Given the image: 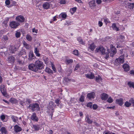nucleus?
Wrapping results in <instances>:
<instances>
[{"mask_svg":"<svg viewBox=\"0 0 134 134\" xmlns=\"http://www.w3.org/2000/svg\"><path fill=\"white\" fill-rule=\"evenodd\" d=\"M110 51H109V49H107V52H106V55L104 57V58L106 59H107V58L109 57V53H110V56L113 57L114 56V55L116 53V49L114 47L113 45H110Z\"/></svg>","mask_w":134,"mask_h":134,"instance_id":"1","label":"nucleus"},{"mask_svg":"<svg viewBox=\"0 0 134 134\" xmlns=\"http://www.w3.org/2000/svg\"><path fill=\"white\" fill-rule=\"evenodd\" d=\"M29 108L32 111H37L40 110L39 105L37 103L30 104L29 106Z\"/></svg>","mask_w":134,"mask_h":134,"instance_id":"2","label":"nucleus"},{"mask_svg":"<svg viewBox=\"0 0 134 134\" xmlns=\"http://www.w3.org/2000/svg\"><path fill=\"white\" fill-rule=\"evenodd\" d=\"M55 105L54 106V103L52 101H51L49 102L48 105L47 107V108L49 110L51 111V114H50V115L51 116L53 115V110L54 109V108L55 106Z\"/></svg>","mask_w":134,"mask_h":134,"instance_id":"3","label":"nucleus"},{"mask_svg":"<svg viewBox=\"0 0 134 134\" xmlns=\"http://www.w3.org/2000/svg\"><path fill=\"white\" fill-rule=\"evenodd\" d=\"M35 64L38 70L41 69L43 68V63L40 60H37L35 62Z\"/></svg>","mask_w":134,"mask_h":134,"instance_id":"4","label":"nucleus"},{"mask_svg":"<svg viewBox=\"0 0 134 134\" xmlns=\"http://www.w3.org/2000/svg\"><path fill=\"white\" fill-rule=\"evenodd\" d=\"M105 49L102 46H100L95 50L96 52H100L102 54H105Z\"/></svg>","mask_w":134,"mask_h":134,"instance_id":"5","label":"nucleus"},{"mask_svg":"<svg viewBox=\"0 0 134 134\" xmlns=\"http://www.w3.org/2000/svg\"><path fill=\"white\" fill-rule=\"evenodd\" d=\"M124 54L122 55L120 57L116 59L115 62L116 63L119 64L120 63H123L124 62Z\"/></svg>","mask_w":134,"mask_h":134,"instance_id":"6","label":"nucleus"},{"mask_svg":"<svg viewBox=\"0 0 134 134\" xmlns=\"http://www.w3.org/2000/svg\"><path fill=\"white\" fill-rule=\"evenodd\" d=\"M28 68L30 70L34 71H37L38 70L35 64H30L28 66Z\"/></svg>","mask_w":134,"mask_h":134,"instance_id":"7","label":"nucleus"},{"mask_svg":"<svg viewBox=\"0 0 134 134\" xmlns=\"http://www.w3.org/2000/svg\"><path fill=\"white\" fill-rule=\"evenodd\" d=\"M19 23L15 21H12L10 24V26L13 28H15L19 25Z\"/></svg>","mask_w":134,"mask_h":134,"instance_id":"8","label":"nucleus"},{"mask_svg":"<svg viewBox=\"0 0 134 134\" xmlns=\"http://www.w3.org/2000/svg\"><path fill=\"white\" fill-rule=\"evenodd\" d=\"M15 19L16 20L21 23L25 21L24 18L21 15L16 17Z\"/></svg>","mask_w":134,"mask_h":134,"instance_id":"9","label":"nucleus"},{"mask_svg":"<svg viewBox=\"0 0 134 134\" xmlns=\"http://www.w3.org/2000/svg\"><path fill=\"white\" fill-rule=\"evenodd\" d=\"M0 90L1 91L2 93L4 96H5L6 94L5 88L4 85H2L0 86Z\"/></svg>","mask_w":134,"mask_h":134,"instance_id":"10","label":"nucleus"},{"mask_svg":"<svg viewBox=\"0 0 134 134\" xmlns=\"http://www.w3.org/2000/svg\"><path fill=\"white\" fill-rule=\"evenodd\" d=\"M91 117L87 115L85 118V121L89 124H91L93 122L92 120L91 119Z\"/></svg>","mask_w":134,"mask_h":134,"instance_id":"11","label":"nucleus"},{"mask_svg":"<svg viewBox=\"0 0 134 134\" xmlns=\"http://www.w3.org/2000/svg\"><path fill=\"white\" fill-rule=\"evenodd\" d=\"M87 97L89 99L91 98L93 99L95 96V93L94 92H92L88 93L87 94Z\"/></svg>","mask_w":134,"mask_h":134,"instance_id":"12","label":"nucleus"},{"mask_svg":"<svg viewBox=\"0 0 134 134\" xmlns=\"http://www.w3.org/2000/svg\"><path fill=\"white\" fill-rule=\"evenodd\" d=\"M14 131L16 133L20 132L22 130V129L21 127L17 125L14 126Z\"/></svg>","mask_w":134,"mask_h":134,"instance_id":"13","label":"nucleus"},{"mask_svg":"<svg viewBox=\"0 0 134 134\" xmlns=\"http://www.w3.org/2000/svg\"><path fill=\"white\" fill-rule=\"evenodd\" d=\"M101 99L104 100L107 99L108 97V95L106 93H103L100 96Z\"/></svg>","mask_w":134,"mask_h":134,"instance_id":"14","label":"nucleus"},{"mask_svg":"<svg viewBox=\"0 0 134 134\" xmlns=\"http://www.w3.org/2000/svg\"><path fill=\"white\" fill-rule=\"evenodd\" d=\"M16 50V48L14 46H11L9 48V51L11 53H14Z\"/></svg>","mask_w":134,"mask_h":134,"instance_id":"15","label":"nucleus"},{"mask_svg":"<svg viewBox=\"0 0 134 134\" xmlns=\"http://www.w3.org/2000/svg\"><path fill=\"white\" fill-rule=\"evenodd\" d=\"M89 4L91 8H93L96 5L95 0L91 1L89 2Z\"/></svg>","mask_w":134,"mask_h":134,"instance_id":"16","label":"nucleus"},{"mask_svg":"<svg viewBox=\"0 0 134 134\" xmlns=\"http://www.w3.org/2000/svg\"><path fill=\"white\" fill-rule=\"evenodd\" d=\"M116 103L119 104L121 106L124 103L123 100L121 98L116 99Z\"/></svg>","mask_w":134,"mask_h":134,"instance_id":"17","label":"nucleus"},{"mask_svg":"<svg viewBox=\"0 0 134 134\" xmlns=\"http://www.w3.org/2000/svg\"><path fill=\"white\" fill-rule=\"evenodd\" d=\"M122 67L124 69V71L126 72L129 71L130 69L129 65L126 64H124L123 65Z\"/></svg>","mask_w":134,"mask_h":134,"instance_id":"18","label":"nucleus"},{"mask_svg":"<svg viewBox=\"0 0 134 134\" xmlns=\"http://www.w3.org/2000/svg\"><path fill=\"white\" fill-rule=\"evenodd\" d=\"M35 58H36V57L34 55L33 53L32 52H30L29 56L28 59L30 60H31Z\"/></svg>","mask_w":134,"mask_h":134,"instance_id":"19","label":"nucleus"},{"mask_svg":"<svg viewBox=\"0 0 134 134\" xmlns=\"http://www.w3.org/2000/svg\"><path fill=\"white\" fill-rule=\"evenodd\" d=\"M42 6L44 9H47L49 7L50 5L48 3L46 2L43 4Z\"/></svg>","mask_w":134,"mask_h":134,"instance_id":"20","label":"nucleus"},{"mask_svg":"<svg viewBox=\"0 0 134 134\" xmlns=\"http://www.w3.org/2000/svg\"><path fill=\"white\" fill-rule=\"evenodd\" d=\"M86 77L89 79H92L94 77V75L92 73H90L85 75Z\"/></svg>","mask_w":134,"mask_h":134,"instance_id":"21","label":"nucleus"},{"mask_svg":"<svg viewBox=\"0 0 134 134\" xmlns=\"http://www.w3.org/2000/svg\"><path fill=\"white\" fill-rule=\"evenodd\" d=\"M31 119L32 120L36 121H38V120L36 116V114L35 113H33L31 117Z\"/></svg>","mask_w":134,"mask_h":134,"instance_id":"22","label":"nucleus"},{"mask_svg":"<svg viewBox=\"0 0 134 134\" xmlns=\"http://www.w3.org/2000/svg\"><path fill=\"white\" fill-rule=\"evenodd\" d=\"M15 59L14 57L12 56L8 57V61L9 63H13L14 62Z\"/></svg>","mask_w":134,"mask_h":134,"instance_id":"23","label":"nucleus"},{"mask_svg":"<svg viewBox=\"0 0 134 134\" xmlns=\"http://www.w3.org/2000/svg\"><path fill=\"white\" fill-rule=\"evenodd\" d=\"M9 101L13 104H16L18 102V101L17 99L14 98H11L10 99Z\"/></svg>","mask_w":134,"mask_h":134,"instance_id":"24","label":"nucleus"},{"mask_svg":"<svg viewBox=\"0 0 134 134\" xmlns=\"http://www.w3.org/2000/svg\"><path fill=\"white\" fill-rule=\"evenodd\" d=\"M0 131L2 134H6L7 131L6 129L4 127H2Z\"/></svg>","mask_w":134,"mask_h":134,"instance_id":"25","label":"nucleus"},{"mask_svg":"<svg viewBox=\"0 0 134 134\" xmlns=\"http://www.w3.org/2000/svg\"><path fill=\"white\" fill-rule=\"evenodd\" d=\"M67 16L66 13H62L59 15V16L60 17H61L62 19H65L66 18Z\"/></svg>","mask_w":134,"mask_h":134,"instance_id":"26","label":"nucleus"},{"mask_svg":"<svg viewBox=\"0 0 134 134\" xmlns=\"http://www.w3.org/2000/svg\"><path fill=\"white\" fill-rule=\"evenodd\" d=\"M112 27L114 30H116V31H118L119 30V29L116 27L115 24H113Z\"/></svg>","mask_w":134,"mask_h":134,"instance_id":"27","label":"nucleus"},{"mask_svg":"<svg viewBox=\"0 0 134 134\" xmlns=\"http://www.w3.org/2000/svg\"><path fill=\"white\" fill-rule=\"evenodd\" d=\"M23 44L24 46L27 49H29L30 47V46L28 44L26 43V42L24 41L23 43Z\"/></svg>","mask_w":134,"mask_h":134,"instance_id":"28","label":"nucleus"},{"mask_svg":"<svg viewBox=\"0 0 134 134\" xmlns=\"http://www.w3.org/2000/svg\"><path fill=\"white\" fill-rule=\"evenodd\" d=\"M95 46L94 45V43H93L90 45L88 48L92 51H93L95 48Z\"/></svg>","mask_w":134,"mask_h":134,"instance_id":"29","label":"nucleus"},{"mask_svg":"<svg viewBox=\"0 0 134 134\" xmlns=\"http://www.w3.org/2000/svg\"><path fill=\"white\" fill-rule=\"evenodd\" d=\"M45 71L46 72L50 74H52L53 73L52 71L48 67L46 68Z\"/></svg>","mask_w":134,"mask_h":134,"instance_id":"30","label":"nucleus"},{"mask_svg":"<svg viewBox=\"0 0 134 134\" xmlns=\"http://www.w3.org/2000/svg\"><path fill=\"white\" fill-rule=\"evenodd\" d=\"M134 7V3H128V7L130 9H133Z\"/></svg>","mask_w":134,"mask_h":134,"instance_id":"31","label":"nucleus"},{"mask_svg":"<svg viewBox=\"0 0 134 134\" xmlns=\"http://www.w3.org/2000/svg\"><path fill=\"white\" fill-rule=\"evenodd\" d=\"M33 126L35 131H36L39 130L40 128L38 125H33Z\"/></svg>","mask_w":134,"mask_h":134,"instance_id":"32","label":"nucleus"},{"mask_svg":"<svg viewBox=\"0 0 134 134\" xmlns=\"http://www.w3.org/2000/svg\"><path fill=\"white\" fill-rule=\"evenodd\" d=\"M34 53L35 54L36 56L38 57H40V54L39 53V51L37 50V49L36 48H35Z\"/></svg>","mask_w":134,"mask_h":134,"instance_id":"33","label":"nucleus"},{"mask_svg":"<svg viewBox=\"0 0 134 134\" xmlns=\"http://www.w3.org/2000/svg\"><path fill=\"white\" fill-rule=\"evenodd\" d=\"M128 85L130 87L134 88V83L131 82H128Z\"/></svg>","mask_w":134,"mask_h":134,"instance_id":"34","label":"nucleus"},{"mask_svg":"<svg viewBox=\"0 0 134 134\" xmlns=\"http://www.w3.org/2000/svg\"><path fill=\"white\" fill-rule=\"evenodd\" d=\"M77 40L79 42L80 44H84V42L83 40L81 39V37H79L77 38Z\"/></svg>","mask_w":134,"mask_h":134,"instance_id":"35","label":"nucleus"},{"mask_svg":"<svg viewBox=\"0 0 134 134\" xmlns=\"http://www.w3.org/2000/svg\"><path fill=\"white\" fill-rule=\"evenodd\" d=\"M73 62V60L72 59H67L65 61V62L67 64H70L71 63H72Z\"/></svg>","mask_w":134,"mask_h":134,"instance_id":"36","label":"nucleus"},{"mask_svg":"<svg viewBox=\"0 0 134 134\" xmlns=\"http://www.w3.org/2000/svg\"><path fill=\"white\" fill-rule=\"evenodd\" d=\"M119 37L120 38L119 40L120 41L122 42L124 41L125 39V37L124 36L120 35H119Z\"/></svg>","mask_w":134,"mask_h":134,"instance_id":"37","label":"nucleus"},{"mask_svg":"<svg viewBox=\"0 0 134 134\" xmlns=\"http://www.w3.org/2000/svg\"><path fill=\"white\" fill-rule=\"evenodd\" d=\"M26 39L29 41H31L32 40L31 37L29 35H26Z\"/></svg>","mask_w":134,"mask_h":134,"instance_id":"38","label":"nucleus"},{"mask_svg":"<svg viewBox=\"0 0 134 134\" xmlns=\"http://www.w3.org/2000/svg\"><path fill=\"white\" fill-rule=\"evenodd\" d=\"M11 118H12L13 121L14 122H16V121L18 120V118L16 117L15 116H12Z\"/></svg>","mask_w":134,"mask_h":134,"instance_id":"39","label":"nucleus"},{"mask_svg":"<svg viewBox=\"0 0 134 134\" xmlns=\"http://www.w3.org/2000/svg\"><path fill=\"white\" fill-rule=\"evenodd\" d=\"M17 63L19 64L22 65L24 63V61L19 59L17 60Z\"/></svg>","mask_w":134,"mask_h":134,"instance_id":"40","label":"nucleus"},{"mask_svg":"<svg viewBox=\"0 0 134 134\" xmlns=\"http://www.w3.org/2000/svg\"><path fill=\"white\" fill-rule=\"evenodd\" d=\"M102 80V78L99 76H98V77H96V80L97 82H99L100 81Z\"/></svg>","mask_w":134,"mask_h":134,"instance_id":"41","label":"nucleus"},{"mask_svg":"<svg viewBox=\"0 0 134 134\" xmlns=\"http://www.w3.org/2000/svg\"><path fill=\"white\" fill-rule=\"evenodd\" d=\"M125 105L126 107H129L131 105V103L129 102H126L125 103Z\"/></svg>","mask_w":134,"mask_h":134,"instance_id":"42","label":"nucleus"},{"mask_svg":"<svg viewBox=\"0 0 134 134\" xmlns=\"http://www.w3.org/2000/svg\"><path fill=\"white\" fill-rule=\"evenodd\" d=\"M20 33L19 32H16L15 34V36L16 37L18 38L20 37Z\"/></svg>","mask_w":134,"mask_h":134,"instance_id":"43","label":"nucleus"},{"mask_svg":"<svg viewBox=\"0 0 134 134\" xmlns=\"http://www.w3.org/2000/svg\"><path fill=\"white\" fill-rule=\"evenodd\" d=\"M72 72V70L71 68L69 69L67 71V73L68 74V76H69L70 75V74Z\"/></svg>","mask_w":134,"mask_h":134,"instance_id":"44","label":"nucleus"},{"mask_svg":"<svg viewBox=\"0 0 134 134\" xmlns=\"http://www.w3.org/2000/svg\"><path fill=\"white\" fill-rule=\"evenodd\" d=\"M51 65L52 67V68L53 69V70L55 72H56L57 71L56 69L54 66V65L53 64H52V63H51Z\"/></svg>","mask_w":134,"mask_h":134,"instance_id":"45","label":"nucleus"},{"mask_svg":"<svg viewBox=\"0 0 134 134\" xmlns=\"http://www.w3.org/2000/svg\"><path fill=\"white\" fill-rule=\"evenodd\" d=\"M72 53L75 55H78V51L77 50H75L73 51Z\"/></svg>","mask_w":134,"mask_h":134,"instance_id":"46","label":"nucleus"},{"mask_svg":"<svg viewBox=\"0 0 134 134\" xmlns=\"http://www.w3.org/2000/svg\"><path fill=\"white\" fill-rule=\"evenodd\" d=\"M107 101L109 103H111L113 102V99L110 97L108 98Z\"/></svg>","mask_w":134,"mask_h":134,"instance_id":"47","label":"nucleus"},{"mask_svg":"<svg viewBox=\"0 0 134 134\" xmlns=\"http://www.w3.org/2000/svg\"><path fill=\"white\" fill-rule=\"evenodd\" d=\"M31 100L28 98H26V102L28 104H30L31 103Z\"/></svg>","mask_w":134,"mask_h":134,"instance_id":"48","label":"nucleus"},{"mask_svg":"<svg viewBox=\"0 0 134 134\" xmlns=\"http://www.w3.org/2000/svg\"><path fill=\"white\" fill-rule=\"evenodd\" d=\"M80 65L78 64H77L76 65V66L75 68L74 69V70L75 71L79 69L80 68Z\"/></svg>","mask_w":134,"mask_h":134,"instance_id":"49","label":"nucleus"},{"mask_svg":"<svg viewBox=\"0 0 134 134\" xmlns=\"http://www.w3.org/2000/svg\"><path fill=\"white\" fill-rule=\"evenodd\" d=\"M92 104L91 102L88 103L87 104L86 106L87 107H89L90 108H91Z\"/></svg>","mask_w":134,"mask_h":134,"instance_id":"50","label":"nucleus"},{"mask_svg":"<svg viewBox=\"0 0 134 134\" xmlns=\"http://www.w3.org/2000/svg\"><path fill=\"white\" fill-rule=\"evenodd\" d=\"M84 97L82 95L80 97V99L79 100L81 102H83L84 101Z\"/></svg>","mask_w":134,"mask_h":134,"instance_id":"51","label":"nucleus"},{"mask_svg":"<svg viewBox=\"0 0 134 134\" xmlns=\"http://www.w3.org/2000/svg\"><path fill=\"white\" fill-rule=\"evenodd\" d=\"M3 38L5 41H7L8 40V37L6 35L3 36Z\"/></svg>","mask_w":134,"mask_h":134,"instance_id":"52","label":"nucleus"},{"mask_svg":"<svg viewBox=\"0 0 134 134\" xmlns=\"http://www.w3.org/2000/svg\"><path fill=\"white\" fill-rule=\"evenodd\" d=\"M44 63L46 64H47L48 63V58H45L44 59Z\"/></svg>","mask_w":134,"mask_h":134,"instance_id":"53","label":"nucleus"},{"mask_svg":"<svg viewBox=\"0 0 134 134\" xmlns=\"http://www.w3.org/2000/svg\"><path fill=\"white\" fill-rule=\"evenodd\" d=\"M76 10V7H74L71 9V11H73V12H71V13H73L74 12H75Z\"/></svg>","mask_w":134,"mask_h":134,"instance_id":"54","label":"nucleus"},{"mask_svg":"<svg viewBox=\"0 0 134 134\" xmlns=\"http://www.w3.org/2000/svg\"><path fill=\"white\" fill-rule=\"evenodd\" d=\"M19 102L20 104L22 106H23L25 104V102L23 101H22L21 100H20L19 101Z\"/></svg>","mask_w":134,"mask_h":134,"instance_id":"55","label":"nucleus"},{"mask_svg":"<svg viewBox=\"0 0 134 134\" xmlns=\"http://www.w3.org/2000/svg\"><path fill=\"white\" fill-rule=\"evenodd\" d=\"M1 119L2 120H3L5 119V116L4 115H1L0 117Z\"/></svg>","mask_w":134,"mask_h":134,"instance_id":"56","label":"nucleus"},{"mask_svg":"<svg viewBox=\"0 0 134 134\" xmlns=\"http://www.w3.org/2000/svg\"><path fill=\"white\" fill-rule=\"evenodd\" d=\"M55 103L58 105L59 104L60 100L58 99H56L55 100Z\"/></svg>","mask_w":134,"mask_h":134,"instance_id":"57","label":"nucleus"},{"mask_svg":"<svg viewBox=\"0 0 134 134\" xmlns=\"http://www.w3.org/2000/svg\"><path fill=\"white\" fill-rule=\"evenodd\" d=\"M92 108L93 109H96L97 108V106L96 104H93L92 106Z\"/></svg>","mask_w":134,"mask_h":134,"instance_id":"58","label":"nucleus"},{"mask_svg":"<svg viewBox=\"0 0 134 134\" xmlns=\"http://www.w3.org/2000/svg\"><path fill=\"white\" fill-rule=\"evenodd\" d=\"M59 3L60 4H64L65 1V0H60Z\"/></svg>","mask_w":134,"mask_h":134,"instance_id":"59","label":"nucleus"},{"mask_svg":"<svg viewBox=\"0 0 134 134\" xmlns=\"http://www.w3.org/2000/svg\"><path fill=\"white\" fill-rule=\"evenodd\" d=\"M96 2L98 4H99L102 2L101 0H96Z\"/></svg>","mask_w":134,"mask_h":134,"instance_id":"60","label":"nucleus"},{"mask_svg":"<svg viewBox=\"0 0 134 134\" xmlns=\"http://www.w3.org/2000/svg\"><path fill=\"white\" fill-rule=\"evenodd\" d=\"M5 3L7 5H9L10 3V1L9 0H6L5 1Z\"/></svg>","mask_w":134,"mask_h":134,"instance_id":"61","label":"nucleus"},{"mask_svg":"<svg viewBox=\"0 0 134 134\" xmlns=\"http://www.w3.org/2000/svg\"><path fill=\"white\" fill-rule=\"evenodd\" d=\"M98 25L99 27H101L102 26L103 23L101 21H99L98 22Z\"/></svg>","mask_w":134,"mask_h":134,"instance_id":"62","label":"nucleus"},{"mask_svg":"<svg viewBox=\"0 0 134 134\" xmlns=\"http://www.w3.org/2000/svg\"><path fill=\"white\" fill-rule=\"evenodd\" d=\"M104 21L106 23H108L109 20L107 18H104L103 19Z\"/></svg>","mask_w":134,"mask_h":134,"instance_id":"63","label":"nucleus"},{"mask_svg":"<svg viewBox=\"0 0 134 134\" xmlns=\"http://www.w3.org/2000/svg\"><path fill=\"white\" fill-rule=\"evenodd\" d=\"M62 68L60 67V66L59 67H58V71H59V72H61L62 71Z\"/></svg>","mask_w":134,"mask_h":134,"instance_id":"64","label":"nucleus"}]
</instances>
